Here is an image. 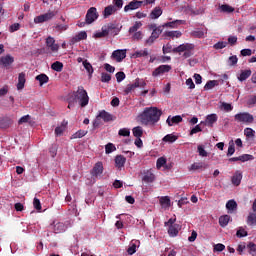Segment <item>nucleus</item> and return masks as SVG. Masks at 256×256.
<instances>
[{
	"mask_svg": "<svg viewBox=\"0 0 256 256\" xmlns=\"http://www.w3.org/2000/svg\"><path fill=\"white\" fill-rule=\"evenodd\" d=\"M161 115H163V112L157 107H150L144 109L143 113L139 115V119L142 125H155L161 119Z\"/></svg>",
	"mask_w": 256,
	"mask_h": 256,
	"instance_id": "1",
	"label": "nucleus"
},
{
	"mask_svg": "<svg viewBox=\"0 0 256 256\" xmlns=\"http://www.w3.org/2000/svg\"><path fill=\"white\" fill-rule=\"evenodd\" d=\"M193 49H195V45L191 43H184L176 48H173L171 44H167L166 46H163L162 51L164 55H166V53H171V51L172 53H183L184 59H189V57L193 55Z\"/></svg>",
	"mask_w": 256,
	"mask_h": 256,
	"instance_id": "2",
	"label": "nucleus"
},
{
	"mask_svg": "<svg viewBox=\"0 0 256 256\" xmlns=\"http://www.w3.org/2000/svg\"><path fill=\"white\" fill-rule=\"evenodd\" d=\"M74 99L79 102L80 107H87L89 105V95L83 86H79L78 90L74 92Z\"/></svg>",
	"mask_w": 256,
	"mask_h": 256,
	"instance_id": "3",
	"label": "nucleus"
},
{
	"mask_svg": "<svg viewBox=\"0 0 256 256\" xmlns=\"http://www.w3.org/2000/svg\"><path fill=\"white\" fill-rule=\"evenodd\" d=\"M234 120L236 123H242L244 125H251L253 121H255V118L253 117V114L249 112H240L236 115H234Z\"/></svg>",
	"mask_w": 256,
	"mask_h": 256,
	"instance_id": "4",
	"label": "nucleus"
},
{
	"mask_svg": "<svg viewBox=\"0 0 256 256\" xmlns=\"http://www.w3.org/2000/svg\"><path fill=\"white\" fill-rule=\"evenodd\" d=\"M59 13V11H48L47 13L41 14L39 16H36L34 18V23L39 24V23H46L47 21H51L53 17H55Z\"/></svg>",
	"mask_w": 256,
	"mask_h": 256,
	"instance_id": "5",
	"label": "nucleus"
},
{
	"mask_svg": "<svg viewBox=\"0 0 256 256\" xmlns=\"http://www.w3.org/2000/svg\"><path fill=\"white\" fill-rule=\"evenodd\" d=\"M103 170V162H97L90 171V175L97 179V177H101L103 175Z\"/></svg>",
	"mask_w": 256,
	"mask_h": 256,
	"instance_id": "6",
	"label": "nucleus"
},
{
	"mask_svg": "<svg viewBox=\"0 0 256 256\" xmlns=\"http://www.w3.org/2000/svg\"><path fill=\"white\" fill-rule=\"evenodd\" d=\"M13 63H15V58L11 56V54H7L6 56L0 57L1 67H5L6 69H9V67H11Z\"/></svg>",
	"mask_w": 256,
	"mask_h": 256,
	"instance_id": "7",
	"label": "nucleus"
},
{
	"mask_svg": "<svg viewBox=\"0 0 256 256\" xmlns=\"http://www.w3.org/2000/svg\"><path fill=\"white\" fill-rule=\"evenodd\" d=\"M99 15L97 14V8L91 7L86 14V23L91 25L96 19H98Z\"/></svg>",
	"mask_w": 256,
	"mask_h": 256,
	"instance_id": "8",
	"label": "nucleus"
},
{
	"mask_svg": "<svg viewBox=\"0 0 256 256\" xmlns=\"http://www.w3.org/2000/svg\"><path fill=\"white\" fill-rule=\"evenodd\" d=\"M169 71H171V65H160L152 72V77H159V75H164Z\"/></svg>",
	"mask_w": 256,
	"mask_h": 256,
	"instance_id": "9",
	"label": "nucleus"
},
{
	"mask_svg": "<svg viewBox=\"0 0 256 256\" xmlns=\"http://www.w3.org/2000/svg\"><path fill=\"white\" fill-rule=\"evenodd\" d=\"M46 47H48L52 53H57L59 51V44L55 43V38L51 36L46 38Z\"/></svg>",
	"mask_w": 256,
	"mask_h": 256,
	"instance_id": "10",
	"label": "nucleus"
},
{
	"mask_svg": "<svg viewBox=\"0 0 256 256\" xmlns=\"http://www.w3.org/2000/svg\"><path fill=\"white\" fill-rule=\"evenodd\" d=\"M142 5H143V1L133 0L124 7V11L125 13H127L128 11H135V9L141 8Z\"/></svg>",
	"mask_w": 256,
	"mask_h": 256,
	"instance_id": "11",
	"label": "nucleus"
},
{
	"mask_svg": "<svg viewBox=\"0 0 256 256\" xmlns=\"http://www.w3.org/2000/svg\"><path fill=\"white\" fill-rule=\"evenodd\" d=\"M104 30H106V33L108 35H119V29L117 28V25L114 23H108L106 26H104Z\"/></svg>",
	"mask_w": 256,
	"mask_h": 256,
	"instance_id": "12",
	"label": "nucleus"
},
{
	"mask_svg": "<svg viewBox=\"0 0 256 256\" xmlns=\"http://www.w3.org/2000/svg\"><path fill=\"white\" fill-rule=\"evenodd\" d=\"M113 59H116L117 63H121L125 57H127V50H115L112 53Z\"/></svg>",
	"mask_w": 256,
	"mask_h": 256,
	"instance_id": "13",
	"label": "nucleus"
},
{
	"mask_svg": "<svg viewBox=\"0 0 256 256\" xmlns=\"http://www.w3.org/2000/svg\"><path fill=\"white\" fill-rule=\"evenodd\" d=\"M114 161H115V168L121 171V169L125 167V163H127V158H125V156L123 155H117Z\"/></svg>",
	"mask_w": 256,
	"mask_h": 256,
	"instance_id": "14",
	"label": "nucleus"
},
{
	"mask_svg": "<svg viewBox=\"0 0 256 256\" xmlns=\"http://www.w3.org/2000/svg\"><path fill=\"white\" fill-rule=\"evenodd\" d=\"M243 179V173L237 170L231 178L232 185L235 187H239L241 185V181Z\"/></svg>",
	"mask_w": 256,
	"mask_h": 256,
	"instance_id": "15",
	"label": "nucleus"
},
{
	"mask_svg": "<svg viewBox=\"0 0 256 256\" xmlns=\"http://www.w3.org/2000/svg\"><path fill=\"white\" fill-rule=\"evenodd\" d=\"M143 175L142 181H144V183H153V181H155V174H153V171L144 170Z\"/></svg>",
	"mask_w": 256,
	"mask_h": 256,
	"instance_id": "16",
	"label": "nucleus"
},
{
	"mask_svg": "<svg viewBox=\"0 0 256 256\" xmlns=\"http://www.w3.org/2000/svg\"><path fill=\"white\" fill-rule=\"evenodd\" d=\"M183 121V117L177 115V116H173L171 118V116H169L166 120V123L169 127H173V125H177L179 123H181Z\"/></svg>",
	"mask_w": 256,
	"mask_h": 256,
	"instance_id": "17",
	"label": "nucleus"
},
{
	"mask_svg": "<svg viewBox=\"0 0 256 256\" xmlns=\"http://www.w3.org/2000/svg\"><path fill=\"white\" fill-rule=\"evenodd\" d=\"M26 75H25V72H21L19 75H18V83H17V89L18 91H21L22 89L25 88V83L27 81V79L25 78Z\"/></svg>",
	"mask_w": 256,
	"mask_h": 256,
	"instance_id": "18",
	"label": "nucleus"
},
{
	"mask_svg": "<svg viewBox=\"0 0 256 256\" xmlns=\"http://www.w3.org/2000/svg\"><path fill=\"white\" fill-rule=\"evenodd\" d=\"M217 114H210L206 117L205 126L206 127H213L215 123H217Z\"/></svg>",
	"mask_w": 256,
	"mask_h": 256,
	"instance_id": "19",
	"label": "nucleus"
},
{
	"mask_svg": "<svg viewBox=\"0 0 256 256\" xmlns=\"http://www.w3.org/2000/svg\"><path fill=\"white\" fill-rule=\"evenodd\" d=\"M251 70H241L240 74L237 76L238 81H247V79H249V77H251Z\"/></svg>",
	"mask_w": 256,
	"mask_h": 256,
	"instance_id": "20",
	"label": "nucleus"
},
{
	"mask_svg": "<svg viewBox=\"0 0 256 256\" xmlns=\"http://www.w3.org/2000/svg\"><path fill=\"white\" fill-rule=\"evenodd\" d=\"M163 15V9L157 6L150 13V19H159Z\"/></svg>",
	"mask_w": 256,
	"mask_h": 256,
	"instance_id": "21",
	"label": "nucleus"
},
{
	"mask_svg": "<svg viewBox=\"0 0 256 256\" xmlns=\"http://www.w3.org/2000/svg\"><path fill=\"white\" fill-rule=\"evenodd\" d=\"M168 235L170 237H177V235H179V224H174L172 226H169Z\"/></svg>",
	"mask_w": 256,
	"mask_h": 256,
	"instance_id": "22",
	"label": "nucleus"
},
{
	"mask_svg": "<svg viewBox=\"0 0 256 256\" xmlns=\"http://www.w3.org/2000/svg\"><path fill=\"white\" fill-rule=\"evenodd\" d=\"M183 23H185V21L175 20L172 22L165 23L162 27H170V29H177V27H179V25H183Z\"/></svg>",
	"mask_w": 256,
	"mask_h": 256,
	"instance_id": "23",
	"label": "nucleus"
},
{
	"mask_svg": "<svg viewBox=\"0 0 256 256\" xmlns=\"http://www.w3.org/2000/svg\"><path fill=\"white\" fill-rule=\"evenodd\" d=\"M99 117L103 119L105 123H109V121H113V115H111L109 112L103 110L99 113Z\"/></svg>",
	"mask_w": 256,
	"mask_h": 256,
	"instance_id": "24",
	"label": "nucleus"
},
{
	"mask_svg": "<svg viewBox=\"0 0 256 256\" xmlns=\"http://www.w3.org/2000/svg\"><path fill=\"white\" fill-rule=\"evenodd\" d=\"M229 221H231V216H229V215L220 216L219 217L220 227L225 228L227 225H229Z\"/></svg>",
	"mask_w": 256,
	"mask_h": 256,
	"instance_id": "25",
	"label": "nucleus"
},
{
	"mask_svg": "<svg viewBox=\"0 0 256 256\" xmlns=\"http://www.w3.org/2000/svg\"><path fill=\"white\" fill-rule=\"evenodd\" d=\"M36 81H39L40 87H43L45 83H49V76L47 74H39L36 76Z\"/></svg>",
	"mask_w": 256,
	"mask_h": 256,
	"instance_id": "26",
	"label": "nucleus"
},
{
	"mask_svg": "<svg viewBox=\"0 0 256 256\" xmlns=\"http://www.w3.org/2000/svg\"><path fill=\"white\" fill-rule=\"evenodd\" d=\"M164 35L165 37H170L171 39H179L183 33H181V31H166Z\"/></svg>",
	"mask_w": 256,
	"mask_h": 256,
	"instance_id": "27",
	"label": "nucleus"
},
{
	"mask_svg": "<svg viewBox=\"0 0 256 256\" xmlns=\"http://www.w3.org/2000/svg\"><path fill=\"white\" fill-rule=\"evenodd\" d=\"M149 56V50H147V48L143 49V50H138L133 54V57L135 59H139L141 57H148Z\"/></svg>",
	"mask_w": 256,
	"mask_h": 256,
	"instance_id": "28",
	"label": "nucleus"
},
{
	"mask_svg": "<svg viewBox=\"0 0 256 256\" xmlns=\"http://www.w3.org/2000/svg\"><path fill=\"white\" fill-rule=\"evenodd\" d=\"M247 225L250 227H255L256 225V213H249L247 220H246Z\"/></svg>",
	"mask_w": 256,
	"mask_h": 256,
	"instance_id": "29",
	"label": "nucleus"
},
{
	"mask_svg": "<svg viewBox=\"0 0 256 256\" xmlns=\"http://www.w3.org/2000/svg\"><path fill=\"white\" fill-rule=\"evenodd\" d=\"M244 135L253 141L255 139V130H253V128H245Z\"/></svg>",
	"mask_w": 256,
	"mask_h": 256,
	"instance_id": "30",
	"label": "nucleus"
},
{
	"mask_svg": "<svg viewBox=\"0 0 256 256\" xmlns=\"http://www.w3.org/2000/svg\"><path fill=\"white\" fill-rule=\"evenodd\" d=\"M83 66L86 69L87 73L89 74V77H92L94 70H93V65H91V63H89V61L84 60L83 61Z\"/></svg>",
	"mask_w": 256,
	"mask_h": 256,
	"instance_id": "31",
	"label": "nucleus"
},
{
	"mask_svg": "<svg viewBox=\"0 0 256 256\" xmlns=\"http://www.w3.org/2000/svg\"><path fill=\"white\" fill-rule=\"evenodd\" d=\"M177 139L178 137L176 135L168 134L163 137L162 141H164V143H175Z\"/></svg>",
	"mask_w": 256,
	"mask_h": 256,
	"instance_id": "32",
	"label": "nucleus"
},
{
	"mask_svg": "<svg viewBox=\"0 0 256 256\" xmlns=\"http://www.w3.org/2000/svg\"><path fill=\"white\" fill-rule=\"evenodd\" d=\"M132 133H133L134 137L141 138V137H143V128L141 126L134 127L132 129Z\"/></svg>",
	"mask_w": 256,
	"mask_h": 256,
	"instance_id": "33",
	"label": "nucleus"
},
{
	"mask_svg": "<svg viewBox=\"0 0 256 256\" xmlns=\"http://www.w3.org/2000/svg\"><path fill=\"white\" fill-rule=\"evenodd\" d=\"M115 6L109 5L104 9V17H109L115 13Z\"/></svg>",
	"mask_w": 256,
	"mask_h": 256,
	"instance_id": "34",
	"label": "nucleus"
},
{
	"mask_svg": "<svg viewBox=\"0 0 256 256\" xmlns=\"http://www.w3.org/2000/svg\"><path fill=\"white\" fill-rule=\"evenodd\" d=\"M217 85H219V82H217V80H210L205 84L204 89L205 91H209L213 89V87H217Z\"/></svg>",
	"mask_w": 256,
	"mask_h": 256,
	"instance_id": "35",
	"label": "nucleus"
},
{
	"mask_svg": "<svg viewBox=\"0 0 256 256\" xmlns=\"http://www.w3.org/2000/svg\"><path fill=\"white\" fill-rule=\"evenodd\" d=\"M160 205H162V207H170L171 199L169 198V196H162L160 198Z\"/></svg>",
	"mask_w": 256,
	"mask_h": 256,
	"instance_id": "36",
	"label": "nucleus"
},
{
	"mask_svg": "<svg viewBox=\"0 0 256 256\" xmlns=\"http://www.w3.org/2000/svg\"><path fill=\"white\" fill-rule=\"evenodd\" d=\"M51 69H53V71H57V73H61V71H63V64L59 61H56L52 63Z\"/></svg>",
	"mask_w": 256,
	"mask_h": 256,
	"instance_id": "37",
	"label": "nucleus"
},
{
	"mask_svg": "<svg viewBox=\"0 0 256 256\" xmlns=\"http://www.w3.org/2000/svg\"><path fill=\"white\" fill-rule=\"evenodd\" d=\"M137 87H139V84H136V82L133 84H128L124 90L125 95H129V93H131V91H135Z\"/></svg>",
	"mask_w": 256,
	"mask_h": 256,
	"instance_id": "38",
	"label": "nucleus"
},
{
	"mask_svg": "<svg viewBox=\"0 0 256 256\" xmlns=\"http://www.w3.org/2000/svg\"><path fill=\"white\" fill-rule=\"evenodd\" d=\"M220 11L222 13H233V11H235V8L231 7L228 4H223L220 6Z\"/></svg>",
	"mask_w": 256,
	"mask_h": 256,
	"instance_id": "39",
	"label": "nucleus"
},
{
	"mask_svg": "<svg viewBox=\"0 0 256 256\" xmlns=\"http://www.w3.org/2000/svg\"><path fill=\"white\" fill-rule=\"evenodd\" d=\"M205 33L207 32H204L203 30L201 29H198V30H195L191 33L192 37H196L197 39H203V37H205Z\"/></svg>",
	"mask_w": 256,
	"mask_h": 256,
	"instance_id": "40",
	"label": "nucleus"
},
{
	"mask_svg": "<svg viewBox=\"0 0 256 256\" xmlns=\"http://www.w3.org/2000/svg\"><path fill=\"white\" fill-rule=\"evenodd\" d=\"M226 209H228V211H235V209H237V202L235 200H229L226 203Z\"/></svg>",
	"mask_w": 256,
	"mask_h": 256,
	"instance_id": "41",
	"label": "nucleus"
},
{
	"mask_svg": "<svg viewBox=\"0 0 256 256\" xmlns=\"http://www.w3.org/2000/svg\"><path fill=\"white\" fill-rule=\"evenodd\" d=\"M141 27H143V23H141L140 21L135 22V24L129 28V33H136L137 31H139V29H141Z\"/></svg>",
	"mask_w": 256,
	"mask_h": 256,
	"instance_id": "42",
	"label": "nucleus"
},
{
	"mask_svg": "<svg viewBox=\"0 0 256 256\" xmlns=\"http://www.w3.org/2000/svg\"><path fill=\"white\" fill-rule=\"evenodd\" d=\"M55 233H63L65 231V224L63 222H58L54 226Z\"/></svg>",
	"mask_w": 256,
	"mask_h": 256,
	"instance_id": "43",
	"label": "nucleus"
},
{
	"mask_svg": "<svg viewBox=\"0 0 256 256\" xmlns=\"http://www.w3.org/2000/svg\"><path fill=\"white\" fill-rule=\"evenodd\" d=\"M11 120L9 119H2L0 120V129H9L11 127Z\"/></svg>",
	"mask_w": 256,
	"mask_h": 256,
	"instance_id": "44",
	"label": "nucleus"
},
{
	"mask_svg": "<svg viewBox=\"0 0 256 256\" xmlns=\"http://www.w3.org/2000/svg\"><path fill=\"white\" fill-rule=\"evenodd\" d=\"M165 165H167V158L160 157L157 159V162H156L157 169H161V167H165Z\"/></svg>",
	"mask_w": 256,
	"mask_h": 256,
	"instance_id": "45",
	"label": "nucleus"
},
{
	"mask_svg": "<svg viewBox=\"0 0 256 256\" xmlns=\"http://www.w3.org/2000/svg\"><path fill=\"white\" fill-rule=\"evenodd\" d=\"M87 135V131L78 130L76 133L72 135V139H81Z\"/></svg>",
	"mask_w": 256,
	"mask_h": 256,
	"instance_id": "46",
	"label": "nucleus"
},
{
	"mask_svg": "<svg viewBox=\"0 0 256 256\" xmlns=\"http://www.w3.org/2000/svg\"><path fill=\"white\" fill-rule=\"evenodd\" d=\"M163 33V26H158V29H154L151 36L155 39H159V36Z\"/></svg>",
	"mask_w": 256,
	"mask_h": 256,
	"instance_id": "47",
	"label": "nucleus"
},
{
	"mask_svg": "<svg viewBox=\"0 0 256 256\" xmlns=\"http://www.w3.org/2000/svg\"><path fill=\"white\" fill-rule=\"evenodd\" d=\"M113 151H117V148L115 147V144H113V143H108V144L105 146L106 155H109L110 153H113Z\"/></svg>",
	"mask_w": 256,
	"mask_h": 256,
	"instance_id": "48",
	"label": "nucleus"
},
{
	"mask_svg": "<svg viewBox=\"0 0 256 256\" xmlns=\"http://www.w3.org/2000/svg\"><path fill=\"white\" fill-rule=\"evenodd\" d=\"M118 135H120V137H129L131 135V131L129 128H122L118 131Z\"/></svg>",
	"mask_w": 256,
	"mask_h": 256,
	"instance_id": "49",
	"label": "nucleus"
},
{
	"mask_svg": "<svg viewBox=\"0 0 256 256\" xmlns=\"http://www.w3.org/2000/svg\"><path fill=\"white\" fill-rule=\"evenodd\" d=\"M238 61H239V58H237V55L230 56L228 58V65H230V67H233L237 65Z\"/></svg>",
	"mask_w": 256,
	"mask_h": 256,
	"instance_id": "50",
	"label": "nucleus"
},
{
	"mask_svg": "<svg viewBox=\"0 0 256 256\" xmlns=\"http://www.w3.org/2000/svg\"><path fill=\"white\" fill-rule=\"evenodd\" d=\"M127 253L128 255H135V253H137V244L131 243V245L127 249Z\"/></svg>",
	"mask_w": 256,
	"mask_h": 256,
	"instance_id": "51",
	"label": "nucleus"
},
{
	"mask_svg": "<svg viewBox=\"0 0 256 256\" xmlns=\"http://www.w3.org/2000/svg\"><path fill=\"white\" fill-rule=\"evenodd\" d=\"M101 81L102 83H109L111 81V75L105 72L101 73Z\"/></svg>",
	"mask_w": 256,
	"mask_h": 256,
	"instance_id": "52",
	"label": "nucleus"
},
{
	"mask_svg": "<svg viewBox=\"0 0 256 256\" xmlns=\"http://www.w3.org/2000/svg\"><path fill=\"white\" fill-rule=\"evenodd\" d=\"M235 153V144L233 141L229 142V147H228V152H227V157H231Z\"/></svg>",
	"mask_w": 256,
	"mask_h": 256,
	"instance_id": "53",
	"label": "nucleus"
},
{
	"mask_svg": "<svg viewBox=\"0 0 256 256\" xmlns=\"http://www.w3.org/2000/svg\"><path fill=\"white\" fill-rule=\"evenodd\" d=\"M221 109H223L224 111L229 113V111H231L233 109V105H231V104H229L227 102H222Z\"/></svg>",
	"mask_w": 256,
	"mask_h": 256,
	"instance_id": "54",
	"label": "nucleus"
},
{
	"mask_svg": "<svg viewBox=\"0 0 256 256\" xmlns=\"http://www.w3.org/2000/svg\"><path fill=\"white\" fill-rule=\"evenodd\" d=\"M247 235H248V233H247V231L245 229H243V227H240L238 229V231L236 232V237H239V238L247 237Z\"/></svg>",
	"mask_w": 256,
	"mask_h": 256,
	"instance_id": "55",
	"label": "nucleus"
},
{
	"mask_svg": "<svg viewBox=\"0 0 256 256\" xmlns=\"http://www.w3.org/2000/svg\"><path fill=\"white\" fill-rule=\"evenodd\" d=\"M132 39L134 41H141V39H143V32L141 31L134 32V34L132 35Z\"/></svg>",
	"mask_w": 256,
	"mask_h": 256,
	"instance_id": "56",
	"label": "nucleus"
},
{
	"mask_svg": "<svg viewBox=\"0 0 256 256\" xmlns=\"http://www.w3.org/2000/svg\"><path fill=\"white\" fill-rule=\"evenodd\" d=\"M253 159V155L251 154H244L239 156V161H242V163H245V161H251Z\"/></svg>",
	"mask_w": 256,
	"mask_h": 256,
	"instance_id": "57",
	"label": "nucleus"
},
{
	"mask_svg": "<svg viewBox=\"0 0 256 256\" xmlns=\"http://www.w3.org/2000/svg\"><path fill=\"white\" fill-rule=\"evenodd\" d=\"M248 249H249V253L250 255H255L256 254V244L253 243V242H250L248 245H247Z\"/></svg>",
	"mask_w": 256,
	"mask_h": 256,
	"instance_id": "58",
	"label": "nucleus"
},
{
	"mask_svg": "<svg viewBox=\"0 0 256 256\" xmlns=\"http://www.w3.org/2000/svg\"><path fill=\"white\" fill-rule=\"evenodd\" d=\"M19 29H21V24L14 23L10 26L9 31L10 33H15V31H19Z\"/></svg>",
	"mask_w": 256,
	"mask_h": 256,
	"instance_id": "59",
	"label": "nucleus"
},
{
	"mask_svg": "<svg viewBox=\"0 0 256 256\" xmlns=\"http://www.w3.org/2000/svg\"><path fill=\"white\" fill-rule=\"evenodd\" d=\"M213 47H214L216 50L225 49V47H227V42L220 41V42L214 44Z\"/></svg>",
	"mask_w": 256,
	"mask_h": 256,
	"instance_id": "60",
	"label": "nucleus"
},
{
	"mask_svg": "<svg viewBox=\"0 0 256 256\" xmlns=\"http://www.w3.org/2000/svg\"><path fill=\"white\" fill-rule=\"evenodd\" d=\"M33 205H34V208L36 209V211H41V209H42L41 201L38 198H34Z\"/></svg>",
	"mask_w": 256,
	"mask_h": 256,
	"instance_id": "61",
	"label": "nucleus"
},
{
	"mask_svg": "<svg viewBox=\"0 0 256 256\" xmlns=\"http://www.w3.org/2000/svg\"><path fill=\"white\" fill-rule=\"evenodd\" d=\"M247 105H249L250 107H255L256 105V95L250 96L248 101H247Z\"/></svg>",
	"mask_w": 256,
	"mask_h": 256,
	"instance_id": "62",
	"label": "nucleus"
},
{
	"mask_svg": "<svg viewBox=\"0 0 256 256\" xmlns=\"http://www.w3.org/2000/svg\"><path fill=\"white\" fill-rule=\"evenodd\" d=\"M198 153L200 157H207V151L205 150V148H203L202 145H198Z\"/></svg>",
	"mask_w": 256,
	"mask_h": 256,
	"instance_id": "63",
	"label": "nucleus"
},
{
	"mask_svg": "<svg viewBox=\"0 0 256 256\" xmlns=\"http://www.w3.org/2000/svg\"><path fill=\"white\" fill-rule=\"evenodd\" d=\"M125 79V72H118L116 73V80L117 83H121Z\"/></svg>",
	"mask_w": 256,
	"mask_h": 256,
	"instance_id": "64",
	"label": "nucleus"
}]
</instances>
